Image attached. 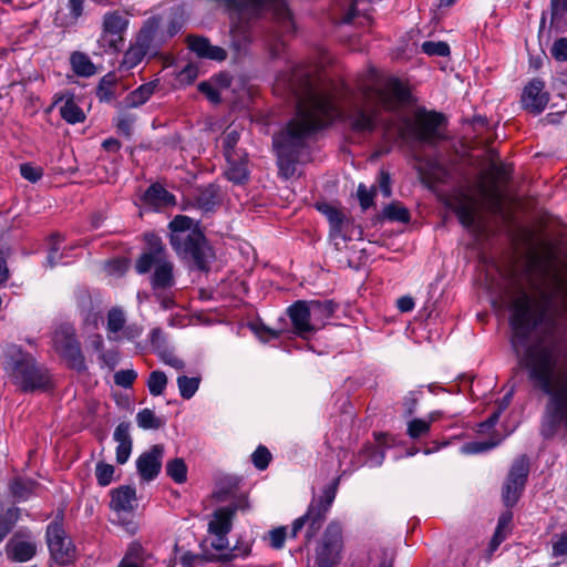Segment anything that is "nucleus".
Wrapping results in <instances>:
<instances>
[{
	"instance_id": "nucleus-6",
	"label": "nucleus",
	"mask_w": 567,
	"mask_h": 567,
	"mask_svg": "<svg viewBox=\"0 0 567 567\" xmlns=\"http://www.w3.org/2000/svg\"><path fill=\"white\" fill-rule=\"evenodd\" d=\"M175 254L187 265L189 270L208 274L216 258L215 250L197 223L183 240H175L172 246Z\"/></svg>"
},
{
	"instance_id": "nucleus-4",
	"label": "nucleus",
	"mask_w": 567,
	"mask_h": 567,
	"mask_svg": "<svg viewBox=\"0 0 567 567\" xmlns=\"http://www.w3.org/2000/svg\"><path fill=\"white\" fill-rule=\"evenodd\" d=\"M449 125L446 115L435 110L419 106L413 117H404L398 131L404 142H415L427 146H436L446 140L445 130Z\"/></svg>"
},
{
	"instance_id": "nucleus-56",
	"label": "nucleus",
	"mask_w": 567,
	"mask_h": 567,
	"mask_svg": "<svg viewBox=\"0 0 567 567\" xmlns=\"http://www.w3.org/2000/svg\"><path fill=\"white\" fill-rule=\"evenodd\" d=\"M137 378V373L133 369H125L115 372L114 382L116 385L122 386L124 389H130L133 386L135 380Z\"/></svg>"
},
{
	"instance_id": "nucleus-62",
	"label": "nucleus",
	"mask_w": 567,
	"mask_h": 567,
	"mask_svg": "<svg viewBox=\"0 0 567 567\" xmlns=\"http://www.w3.org/2000/svg\"><path fill=\"white\" fill-rule=\"evenodd\" d=\"M551 56L558 62L567 61V38L555 40L550 49Z\"/></svg>"
},
{
	"instance_id": "nucleus-34",
	"label": "nucleus",
	"mask_w": 567,
	"mask_h": 567,
	"mask_svg": "<svg viewBox=\"0 0 567 567\" xmlns=\"http://www.w3.org/2000/svg\"><path fill=\"white\" fill-rule=\"evenodd\" d=\"M39 483L31 478L14 477L9 483V491L17 502L28 501L34 493Z\"/></svg>"
},
{
	"instance_id": "nucleus-25",
	"label": "nucleus",
	"mask_w": 567,
	"mask_h": 567,
	"mask_svg": "<svg viewBox=\"0 0 567 567\" xmlns=\"http://www.w3.org/2000/svg\"><path fill=\"white\" fill-rule=\"evenodd\" d=\"M141 199L145 206L152 207L155 210L167 208L176 204L175 195L159 183H154L148 186Z\"/></svg>"
},
{
	"instance_id": "nucleus-27",
	"label": "nucleus",
	"mask_w": 567,
	"mask_h": 567,
	"mask_svg": "<svg viewBox=\"0 0 567 567\" xmlns=\"http://www.w3.org/2000/svg\"><path fill=\"white\" fill-rule=\"evenodd\" d=\"M110 508L116 513H131L136 501V488L131 485H122L110 492Z\"/></svg>"
},
{
	"instance_id": "nucleus-55",
	"label": "nucleus",
	"mask_w": 567,
	"mask_h": 567,
	"mask_svg": "<svg viewBox=\"0 0 567 567\" xmlns=\"http://www.w3.org/2000/svg\"><path fill=\"white\" fill-rule=\"evenodd\" d=\"M147 558V553L138 542L130 544L122 560L135 561L136 564L144 563Z\"/></svg>"
},
{
	"instance_id": "nucleus-5",
	"label": "nucleus",
	"mask_w": 567,
	"mask_h": 567,
	"mask_svg": "<svg viewBox=\"0 0 567 567\" xmlns=\"http://www.w3.org/2000/svg\"><path fill=\"white\" fill-rule=\"evenodd\" d=\"M338 485L339 477L334 478L323 488L322 495L312 497L306 513L292 522L289 533L290 538H296L302 528L306 529L303 536L305 547H308L317 538L334 502Z\"/></svg>"
},
{
	"instance_id": "nucleus-47",
	"label": "nucleus",
	"mask_w": 567,
	"mask_h": 567,
	"mask_svg": "<svg viewBox=\"0 0 567 567\" xmlns=\"http://www.w3.org/2000/svg\"><path fill=\"white\" fill-rule=\"evenodd\" d=\"M421 50L429 56H449L451 49L445 41H424L421 44Z\"/></svg>"
},
{
	"instance_id": "nucleus-53",
	"label": "nucleus",
	"mask_w": 567,
	"mask_h": 567,
	"mask_svg": "<svg viewBox=\"0 0 567 567\" xmlns=\"http://www.w3.org/2000/svg\"><path fill=\"white\" fill-rule=\"evenodd\" d=\"M125 316L121 308L114 307L107 312V331L112 333L120 332L125 324Z\"/></svg>"
},
{
	"instance_id": "nucleus-10",
	"label": "nucleus",
	"mask_w": 567,
	"mask_h": 567,
	"mask_svg": "<svg viewBox=\"0 0 567 567\" xmlns=\"http://www.w3.org/2000/svg\"><path fill=\"white\" fill-rule=\"evenodd\" d=\"M63 513L60 512L45 529V539L51 558L60 566H69L76 558V548L68 538L63 526Z\"/></svg>"
},
{
	"instance_id": "nucleus-3",
	"label": "nucleus",
	"mask_w": 567,
	"mask_h": 567,
	"mask_svg": "<svg viewBox=\"0 0 567 567\" xmlns=\"http://www.w3.org/2000/svg\"><path fill=\"white\" fill-rule=\"evenodd\" d=\"M509 317L508 324L511 328V347L513 351L519 355L520 349L527 350L533 344H529L533 333L546 320L547 309L535 302L534 298L524 289H520L518 295L512 300L508 307ZM543 347L542 344H538ZM524 351V354L525 355ZM520 358L519 363L522 364Z\"/></svg>"
},
{
	"instance_id": "nucleus-26",
	"label": "nucleus",
	"mask_w": 567,
	"mask_h": 567,
	"mask_svg": "<svg viewBox=\"0 0 567 567\" xmlns=\"http://www.w3.org/2000/svg\"><path fill=\"white\" fill-rule=\"evenodd\" d=\"M239 509L237 505L223 506L215 509L213 520L208 523V533L215 536H227L233 527V519Z\"/></svg>"
},
{
	"instance_id": "nucleus-30",
	"label": "nucleus",
	"mask_w": 567,
	"mask_h": 567,
	"mask_svg": "<svg viewBox=\"0 0 567 567\" xmlns=\"http://www.w3.org/2000/svg\"><path fill=\"white\" fill-rule=\"evenodd\" d=\"M194 200L196 207L200 210L205 213L214 212L220 202L219 185L210 183L206 186L198 187Z\"/></svg>"
},
{
	"instance_id": "nucleus-20",
	"label": "nucleus",
	"mask_w": 567,
	"mask_h": 567,
	"mask_svg": "<svg viewBox=\"0 0 567 567\" xmlns=\"http://www.w3.org/2000/svg\"><path fill=\"white\" fill-rule=\"evenodd\" d=\"M187 48L199 59L223 62L227 59V51L218 45H213L204 35L188 34L186 37Z\"/></svg>"
},
{
	"instance_id": "nucleus-16",
	"label": "nucleus",
	"mask_w": 567,
	"mask_h": 567,
	"mask_svg": "<svg viewBox=\"0 0 567 567\" xmlns=\"http://www.w3.org/2000/svg\"><path fill=\"white\" fill-rule=\"evenodd\" d=\"M29 530L16 532L4 546L7 558L13 563H27L37 555V544Z\"/></svg>"
},
{
	"instance_id": "nucleus-59",
	"label": "nucleus",
	"mask_w": 567,
	"mask_h": 567,
	"mask_svg": "<svg viewBox=\"0 0 567 567\" xmlns=\"http://www.w3.org/2000/svg\"><path fill=\"white\" fill-rule=\"evenodd\" d=\"M240 138V134L236 131H229L223 138L224 155H237L236 145Z\"/></svg>"
},
{
	"instance_id": "nucleus-15",
	"label": "nucleus",
	"mask_w": 567,
	"mask_h": 567,
	"mask_svg": "<svg viewBox=\"0 0 567 567\" xmlns=\"http://www.w3.org/2000/svg\"><path fill=\"white\" fill-rule=\"evenodd\" d=\"M293 334L310 340L317 333L307 300H296L286 310Z\"/></svg>"
},
{
	"instance_id": "nucleus-46",
	"label": "nucleus",
	"mask_w": 567,
	"mask_h": 567,
	"mask_svg": "<svg viewBox=\"0 0 567 567\" xmlns=\"http://www.w3.org/2000/svg\"><path fill=\"white\" fill-rule=\"evenodd\" d=\"M166 385H167V377L163 371L154 370L150 373V377L147 380V388H148L150 393L153 396H158V395L163 394Z\"/></svg>"
},
{
	"instance_id": "nucleus-37",
	"label": "nucleus",
	"mask_w": 567,
	"mask_h": 567,
	"mask_svg": "<svg viewBox=\"0 0 567 567\" xmlns=\"http://www.w3.org/2000/svg\"><path fill=\"white\" fill-rule=\"evenodd\" d=\"M49 250L45 258V266L54 268L63 259V252H61V245L64 241V236L60 233H53L49 236Z\"/></svg>"
},
{
	"instance_id": "nucleus-38",
	"label": "nucleus",
	"mask_w": 567,
	"mask_h": 567,
	"mask_svg": "<svg viewBox=\"0 0 567 567\" xmlns=\"http://www.w3.org/2000/svg\"><path fill=\"white\" fill-rule=\"evenodd\" d=\"M61 117L71 125L82 123L86 116L83 110L75 103L74 97L66 99L64 104L60 107Z\"/></svg>"
},
{
	"instance_id": "nucleus-1",
	"label": "nucleus",
	"mask_w": 567,
	"mask_h": 567,
	"mask_svg": "<svg viewBox=\"0 0 567 567\" xmlns=\"http://www.w3.org/2000/svg\"><path fill=\"white\" fill-rule=\"evenodd\" d=\"M333 111V100L327 93L312 92L306 100L297 103L295 116L272 137L281 169L295 168L308 147L309 138L327 127V120Z\"/></svg>"
},
{
	"instance_id": "nucleus-14",
	"label": "nucleus",
	"mask_w": 567,
	"mask_h": 567,
	"mask_svg": "<svg viewBox=\"0 0 567 567\" xmlns=\"http://www.w3.org/2000/svg\"><path fill=\"white\" fill-rule=\"evenodd\" d=\"M143 238L145 247L134 264V269L138 275L150 274L152 269L154 270L157 265L167 258L165 245L157 234L145 233Z\"/></svg>"
},
{
	"instance_id": "nucleus-60",
	"label": "nucleus",
	"mask_w": 567,
	"mask_h": 567,
	"mask_svg": "<svg viewBox=\"0 0 567 567\" xmlns=\"http://www.w3.org/2000/svg\"><path fill=\"white\" fill-rule=\"evenodd\" d=\"M287 527L286 526H279L269 532V540L270 546L274 549H281L285 545V542L288 537Z\"/></svg>"
},
{
	"instance_id": "nucleus-45",
	"label": "nucleus",
	"mask_w": 567,
	"mask_h": 567,
	"mask_svg": "<svg viewBox=\"0 0 567 567\" xmlns=\"http://www.w3.org/2000/svg\"><path fill=\"white\" fill-rule=\"evenodd\" d=\"M150 342L153 350L159 355V358L165 359V354L168 353V344L165 333L161 328L156 327L151 330Z\"/></svg>"
},
{
	"instance_id": "nucleus-63",
	"label": "nucleus",
	"mask_w": 567,
	"mask_h": 567,
	"mask_svg": "<svg viewBox=\"0 0 567 567\" xmlns=\"http://www.w3.org/2000/svg\"><path fill=\"white\" fill-rule=\"evenodd\" d=\"M198 91L204 94L207 100L214 104H218L221 102V96L219 91L209 82L203 81L198 84Z\"/></svg>"
},
{
	"instance_id": "nucleus-41",
	"label": "nucleus",
	"mask_w": 567,
	"mask_h": 567,
	"mask_svg": "<svg viewBox=\"0 0 567 567\" xmlns=\"http://www.w3.org/2000/svg\"><path fill=\"white\" fill-rule=\"evenodd\" d=\"M383 217L390 221L408 224L411 220L410 210L399 202H392L383 208Z\"/></svg>"
},
{
	"instance_id": "nucleus-22",
	"label": "nucleus",
	"mask_w": 567,
	"mask_h": 567,
	"mask_svg": "<svg viewBox=\"0 0 567 567\" xmlns=\"http://www.w3.org/2000/svg\"><path fill=\"white\" fill-rule=\"evenodd\" d=\"M227 169L225 177L235 185H245L250 179V171L248 168V155L246 153L237 155H226Z\"/></svg>"
},
{
	"instance_id": "nucleus-35",
	"label": "nucleus",
	"mask_w": 567,
	"mask_h": 567,
	"mask_svg": "<svg viewBox=\"0 0 567 567\" xmlns=\"http://www.w3.org/2000/svg\"><path fill=\"white\" fill-rule=\"evenodd\" d=\"M118 79L114 72H109L103 75L95 89V96L100 102L110 103L116 97L115 89Z\"/></svg>"
},
{
	"instance_id": "nucleus-48",
	"label": "nucleus",
	"mask_w": 567,
	"mask_h": 567,
	"mask_svg": "<svg viewBox=\"0 0 567 567\" xmlns=\"http://www.w3.org/2000/svg\"><path fill=\"white\" fill-rule=\"evenodd\" d=\"M114 472L115 467L112 464L105 463L104 461L97 462L95 465L97 485L101 487L110 485L113 481Z\"/></svg>"
},
{
	"instance_id": "nucleus-29",
	"label": "nucleus",
	"mask_w": 567,
	"mask_h": 567,
	"mask_svg": "<svg viewBox=\"0 0 567 567\" xmlns=\"http://www.w3.org/2000/svg\"><path fill=\"white\" fill-rule=\"evenodd\" d=\"M419 179L427 189L434 190L440 184H445L449 178V171L437 162L429 164L427 168H417Z\"/></svg>"
},
{
	"instance_id": "nucleus-49",
	"label": "nucleus",
	"mask_w": 567,
	"mask_h": 567,
	"mask_svg": "<svg viewBox=\"0 0 567 567\" xmlns=\"http://www.w3.org/2000/svg\"><path fill=\"white\" fill-rule=\"evenodd\" d=\"M272 455L267 446L260 444L251 454V462L258 471H265L268 468Z\"/></svg>"
},
{
	"instance_id": "nucleus-11",
	"label": "nucleus",
	"mask_w": 567,
	"mask_h": 567,
	"mask_svg": "<svg viewBox=\"0 0 567 567\" xmlns=\"http://www.w3.org/2000/svg\"><path fill=\"white\" fill-rule=\"evenodd\" d=\"M367 92L374 93L380 107L390 113H395L414 101L409 85L396 76L388 79L385 89L368 87Z\"/></svg>"
},
{
	"instance_id": "nucleus-9",
	"label": "nucleus",
	"mask_w": 567,
	"mask_h": 567,
	"mask_svg": "<svg viewBox=\"0 0 567 567\" xmlns=\"http://www.w3.org/2000/svg\"><path fill=\"white\" fill-rule=\"evenodd\" d=\"M343 550L342 526L338 520H331L324 528L315 547L317 567H336L341 561Z\"/></svg>"
},
{
	"instance_id": "nucleus-36",
	"label": "nucleus",
	"mask_w": 567,
	"mask_h": 567,
	"mask_svg": "<svg viewBox=\"0 0 567 567\" xmlns=\"http://www.w3.org/2000/svg\"><path fill=\"white\" fill-rule=\"evenodd\" d=\"M70 64L78 76L90 78L96 73V68L90 56L81 51L71 53Z\"/></svg>"
},
{
	"instance_id": "nucleus-28",
	"label": "nucleus",
	"mask_w": 567,
	"mask_h": 567,
	"mask_svg": "<svg viewBox=\"0 0 567 567\" xmlns=\"http://www.w3.org/2000/svg\"><path fill=\"white\" fill-rule=\"evenodd\" d=\"M150 284L154 291L167 290L175 286L174 264L168 257L154 269L150 278Z\"/></svg>"
},
{
	"instance_id": "nucleus-13",
	"label": "nucleus",
	"mask_w": 567,
	"mask_h": 567,
	"mask_svg": "<svg viewBox=\"0 0 567 567\" xmlns=\"http://www.w3.org/2000/svg\"><path fill=\"white\" fill-rule=\"evenodd\" d=\"M440 202L453 212L458 223L466 229L473 228L477 217L476 199L466 192L458 190L453 195H443Z\"/></svg>"
},
{
	"instance_id": "nucleus-7",
	"label": "nucleus",
	"mask_w": 567,
	"mask_h": 567,
	"mask_svg": "<svg viewBox=\"0 0 567 567\" xmlns=\"http://www.w3.org/2000/svg\"><path fill=\"white\" fill-rule=\"evenodd\" d=\"M6 370L23 392L48 389L49 378L44 369L38 365L30 353L21 349H14L7 357Z\"/></svg>"
},
{
	"instance_id": "nucleus-17",
	"label": "nucleus",
	"mask_w": 567,
	"mask_h": 567,
	"mask_svg": "<svg viewBox=\"0 0 567 567\" xmlns=\"http://www.w3.org/2000/svg\"><path fill=\"white\" fill-rule=\"evenodd\" d=\"M522 106L533 115L540 114L549 102V93L545 90V82L535 78L523 89L520 96Z\"/></svg>"
},
{
	"instance_id": "nucleus-19",
	"label": "nucleus",
	"mask_w": 567,
	"mask_h": 567,
	"mask_svg": "<svg viewBox=\"0 0 567 567\" xmlns=\"http://www.w3.org/2000/svg\"><path fill=\"white\" fill-rule=\"evenodd\" d=\"M127 27L128 20L120 11L104 14L102 38L107 41L110 49L118 50V44L124 41L123 34Z\"/></svg>"
},
{
	"instance_id": "nucleus-8",
	"label": "nucleus",
	"mask_w": 567,
	"mask_h": 567,
	"mask_svg": "<svg viewBox=\"0 0 567 567\" xmlns=\"http://www.w3.org/2000/svg\"><path fill=\"white\" fill-rule=\"evenodd\" d=\"M53 349L65 362L66 367L76 372H84L87 369L81 342L76 336L75 328L70 323L60 324L52 336Z\"/></svg>"
},
{
	"instance_id": "nucleus-61",
	"label": "nucleus",
	"mask_w": 567,
	"mask_h": 567,
	"mask_svg": "<svg viewBox=\"0 0 567 567\" xmlns=\"http://www.w3.org/2000/svg\"><path fill=\"white\" fill-rule=\"evenodd\" d=\"M20 175L31 183H37L42 178L43 172L42 168L35 167L30 163H23L20 165Z\"/></svg>"
},
{
	"instance_id": "nucleus-64",
	"label": "nucleus",
	"mask_w": 567,
	"mask_h": 567,
	"mask_svg": "<svg viewBox=\"0 0 567 567\" xmlns=\"http://www.w3.org/2000/svg\"><path fill=\"white\" fill-rule=\"evenodd\" d=\"M66 8L69 10L68 19L71 24L78 22L79 18L82 17L84 11V0H69Z\"/></svg>"
},
{
	"instance_id": "nucleus-44",
	"label": "nucleus",
	"mask_w": 567,
	"mask_h": 567,
	"mask_svg": "<svg viewBox=\"0 0 567 567\" xmlns=\"http://www.w3.org/2000/svg\"><path fill=\"white\" fill-rule=\"evenodd\" d=\"M137 425L143 430H158L163 426V421L157 417L150 409H143L136 414Z\"/></svg>"
},
{
	"instance_id": "nucleus-39",
	"label": "nucleus",
	"mask_w": 567,
	"mask_h": 567,
	"mask_svg": "<svg viewBox=\"0 0 567 567\" xmlns=\"http://www.w3.org/2000/svg\"><path fill=\"white\" fill-rule=\"evenodd\" d=\"M21 518V509L17 506L9 507L0 515V544L16 527Z\"/></svg>"
},
{
	"instance_id": "nucleus-54",
	"label": "nucleus",
	"mask_w": 567,
	"mask_h": 567,
	"mask_svg": "<svg viewBox=\"0 0 567 567\" xmlns=\"http://www.w3.org/2000/svg\"><path fill=\"white\" fill-rule=\"evenodd\" d=\"M208 561H217V556L214 554H193L192 551H185L181 556V564L183 567H195V564H204Z\"/></svg>"
},
{
	"instance_id": "nucleus-42",
	"label": "nucleus",
	"mask_w": 567,
	"mask_h": 567,
	"mask_svg": "<svg viewBox=\"0 0 567 567\" xmlns=\"http://www.w3.org/2000/svg\"><path fill=\"white\" fill-rule=\"evenodd\" d=\"M177 385L179 390V394L184 400L192 399L195 393L198 391L200 384L199 377H187L179 375L177 377Z\"/></svg>"
},
{
	"instance_id": "nucleus-52",
	"label": "nucleus",
	"mask_w": 567,
	"mask_h": 567,
	"mask_svg": "<svg viewBox=\"0 0 567 567\" xmlns=\"http://www.w3.org/2000/svg\"><path fill=\"white\" fill-rule=\"evenodd\" d=\"M431 431L430 422H426L424 419L415 417L408 423L406 434L412 440H417L427 435Z\"/></svg>"
},
{
	"instance_id": "nucleus-12",
	"label": "nucleus",
	"mask_w": 567,
	"mask_h": 567,
	"mask_svg": "<svg viewBox=\"0 0 567 567\" xmlns=\"http://www.w3.org/2000/svg\"><path fill=\"white\" fill-rule=\"evenodd\" d=\"M529 474V464L525 455L516 460L509 468L502 488V501L506 508L514 507L520 498Z\"/></svg>"
},
{
	"instance_id": "nucleus-23",
	"label": "nucleus",
	"mask_w": 567,
	"mask_h": 567,
	"mask_svg": "<svg viewBox=\"0 0 567 567\" xmlns=\"http://www.w3.org/2000/svg\"><path fill=\"white\" fill-rule=\"evenodd\" d=\"M307 301L317 332L328 324L340 308V305L332 299H311Z\"/></svg>"
},
{
	"instance_id": "nucleus-2",
	"label": "nucleus",
	"mask_w": 567,
	"mask_h": 567,
	"mask_svg": "<svg viewBox=\"0 0 567 567\" xmlns=\"http://www.w3.org/2000/svg\"><path fill=\"white\" fill-rule=\"evenodd\" d=\"M556 358L549 347L532 346L522 359V368L527 371L534 389L549 395L548 419L544 425V436H551L560 424L567 429V383L555 388Z\"/></svg>"
},
{
	"instance_id": "nucleus-57",
	"label": "nucleus",
	"mask_w": 567,
	"mask_h": 567,
	"mask_svg": "<svg viewBox=\"0 0 567 567\" xmlns=\"http://www.w3.org/2000/svg\"><path fill=\"white\" fill-rule=\"evenodd\" d=\"M422 394L421 390L410 391L402 401V405L404 409V416H412L417 408L420 396Z\"/></svg>"
},
{
	"instance_id": "nucleus-18",
	"label": "nucleus",
	"mask_w": 567,
	"mask_h": 567,
	"mask_svg": "<svg viewBox=\"0 0 567 567\" xmlns=\"http://www.w3.org/2000/svg\"><path fill=\"white\" fill-rule=\"evenodd\" d=\"M164 454V445L154 444L137 457L136 470L141 480L152 482L159 475Z\"/></svg>"
},
{
	"instance_id": "nucleus-58",
	"label": "nucleus",
	"mask_w": 567,
	"mask_h": 567,
	"mask_svg": "<svg viewBox=\"0 0 567 567\" xmlns=\"http://www.w3.org/2000/svg\"><path fill=\"white\" fill-rule=\"evenodd\" d=\"M357 195L362 210H367L374 204V188L368 189L364 184L360 183L358 186Z\"/></svg>"
},
{
	"instance_id": "nucleus-32",
	"label": "nucleus",
	"mask_w": 567,
	"mask_h": 567,
	"mask_svg": "<svg viewBox=\"0 0 567 567\" xmlns=\"http://www.w3.org/2000/svg\"><path fill=\"white\" fill-rule=\"evenodd\" d=\"M198 221L186 215H176L168 224L169 244L175 245V240H183L192 231Z\"/></svg>"
},
{
	"instance_id": "nucleus-43",
	"label": "nucleus",
	"mask_w": 567,
	"mask_h": 567,
	"mask_svg": "<svg viewBox=\"0 0 567 567\" xmlns=\"http://www.w3.org/2000/svg\"><path fill=\"white\" fill-rule=\"evenodd\" d=\"M251 553V543L243 540L241 538L237 540L235 546L230 548L228 553L216 555L217 561H230L235 558H246Z\"/></svg>"
},
{
	"instance_id": "nucleus-40",
	"label": "nucleus",
	"mask_w": 567,
	"mask_h": 567,
	"mask_svg": "<svg viewBox=\"0 0 567 567\" xmlns=\"http://www.w3.org/2000/svg\"><path fill=\"white\" fill-rule=\"evenodd\" d=\"M166 475L176 484H184L187 481V465L182 457H175L166 463Z\"/></svg>"
},
{
	"instance_id": "nucleus-51",
	"label": "nucleus",
	"mask_w": 567,
	"mask_h": 567,
	"mask_svg": "<svg viewBox=\"0 0 567 567\" xmlns=\"http://www.w3.org/2000/svg\"><path fill=\"white\" fill-rule=\"evenodd\" d=\"M250 329L262 342L279 339L281 334L280 330L272 329L266 326L262 321L250 323Z\"/></svg>"
},
{
	"instance_id": "nucleus-31",
	"label": "nucleus",
	"mask_w": 567,
	"mask_h": 567,
	"mask_svg": "<svg viewBox=\"0 0 567 567\" xmlns=\"http://www.w3.org/2000/svg\"><path fill=\"white\" fill-rule=\"evenodd\" d=\"M161 21L162 19L159 16L150 17L137 32L133 44L143 50L145 53H148L155 35L159 29Z\"/></svg>"
},
{
	"instance_id": "nucleus-50",
	"label": "nucleus",
	"mask_w": 567,
	"mask_h": 567,
	"mask_svg": "<svg viewBox=\"0 0 567 567\" xmlns=\"http://www.w3.org/2000/svg\"><path fill=\"white\" fill-rule=\"evenodd\" d=\"M147 53H145L143 50L134 45L133 43L128 47V49L124 52L122 65L126 70L134 69L136 65H138L144 56Z\"/></svg>"
},
{
	"instance_id": "nucleus-33",
	"label": "nucleus",
	"mask_w": 567,
	"mask_h": 567,
	"mask_svg": "<svg viewBox=\"0 0 567 567\" xmlns=\"http://www.w3.org/2000/svg\"><path fill=\"white\" fill-rule=\"evenodd\" d=\"M157 87V81H150L141 84L138 87L130 92L124 99L125 106L136 109L145 104L154 94Z\"/></svg>"
},
{
	"instance_id": "nucleus-21",
	"label": "nucleus",
	"mask_w": 567,
	"mask_h": 567,
	"mask_svg": "<svg viewBox=\"0 0 567 567\" xmlns=\"http://www.w3.org/2000/svg\"><path fill=\"white\" fill-rule=\"evenodd\" d=\"M380 111L377 107L368 111L363 107H355L351 114L348 115L349 127L353 133L365 134L373 133L378 128Z\"/></svg>"
},
{
	"instance_id": "nucleus-24",
	"label": "nucleus",
	"mask_w": 567,
	"mask_h": 567,
	"mask_svg": "<svg viewBox=\"0 0 567 567\" xmlns=\"http://www.w3.org/2000/svg\"><path fill=\"white\" fill-rule=\"evenodd\" d=\"M315 208L328 219L330 226L329 236L332 239L340 238L343 241L349 239L346 234H343L346 215L338 207L327 202H317Z\"/></svg>"
}]
</instances>
